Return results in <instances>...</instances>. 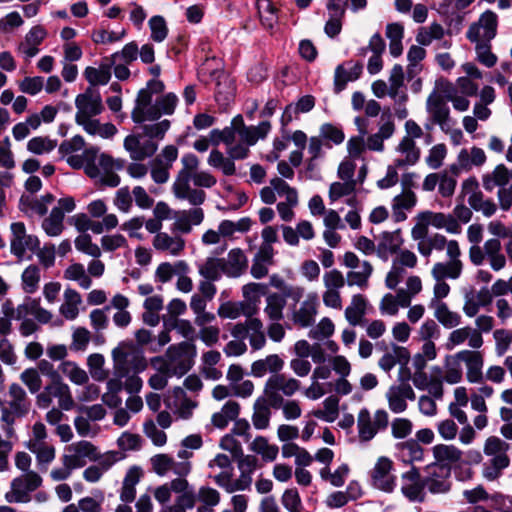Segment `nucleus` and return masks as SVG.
Segmentation results:
<instances>
[{
	"label": "nucleus",
	"mask_w": 512,
	"mask_h": 512,
	"mask_svg": "<svg viewBox=\"0 0 512 512\" xmlns=\"http://www.w3.org/2000/svg\"><path fill=\"white\" fill-rule=\"evenodd\" d=\"M271 130V124L263 121L256 126H246L242 115H236L223 129H213L209 133L210 144L217 146L220 142L226 145V153L235 158H247L250 146L264 139Z\"/></svg>",
	"instance_id": "1"
},
{
	"label": "nucleus",
	"mask_w": 512,
	"mask_h": 512,
	"mask_svg": "<svg viewBox=\"0 0 512 512\" xmlns=\"http://www.w3.org/2000/svg\"><path fill=\"white\" fill-rule=\"evenodd\" d=\"M100 459V451L97 446L87 440H79L65 446L61 455V465L50 471V478L59 482L70 478L72 472L83 468L87 462H95Z\"/></svg>",
	"instance_id": "2"
},
{
	"label": "nucleus",
	"mask_w": 512,
	"mask_h": 512,
	"mask_svg": "<svg viewBox=\"0 0 512 512\" xmlns=\"http://www.w3.org/2000/svg\"><path fill=\"white\" fill-rule=\"evenodd\" d=\"M182 168L176 175L172 184V193L176 199L186 200L192 206H200L206 200V193L190 185L191 176L198 170L199 159L192 153H187L181 158Z\"/></svg>",
	"instance_id": "3"
},
{
	"label": "nucleus",
	"mask_w": 512,
	"mask_h": 512,
	"mask_svg": "<svg viewBox=\"0 0 512 512\" xmlns=\"http://www.w3.org/2000/svg\"><path fill=\"white\" fill-rule=\"evenodd\" d=\"M10 400L7 405L1 406L0 428L7 438H15L14 424L16 419L24 417L30 410V402L26 391L17 383L8 388Z\"/></svg>",
	"instance_id": "4"
},
{
	"label": "nucleus",
	"mask_w": 512,
	"mask_h": 512,
	"mask_svg": "<svg viewBox=\"0 0 512 512\" xmlns=\"http://www.w3.org/2000/svg\"><path fill=\"white\" fill-rule=\"evenodd\" d=\"M114 369L120 377L146 370L148 361L140 349L129 342H121L112 350Z\"/></svg>",
	"instance_id": "5"
},
{
	"label": "nucleus",
	"mask_w": 512,
	"mask_h": 512,
	"mask_svg": "<svg viewBox=\"0 0 512 512\" xmlns=\"http://www.w3.org/2000/svg\"><path fill=\"white\" fill-rule=\"evenodd\" d=\"M43 484L41 475L36 471H28L13 478L9 489L5 493L8 503H28L32 499V493Z\"/></svg>",
	"instance_id": "6"
},
{
	"label": "nucleus",
	"mask_w": 512,
	"mask_h": 512,
	"mask_svg": "<svg viewBox=\"0 0 512 512\" xmlns=\"http://www.w3.org/2000/svg\"><path fill=\"white\" fill-rule=\"evenodd\" d=\"M301 389V382L283 373L271 375L265 382L263 393L269 404L281 403L283 396L292 397Z\"/></svg>",
	"instance_id": "7"
},
{
	"label": "nucleus",
	"mask_w": 512,
	"mask_h": 512,
	"mask_svg": "<svg viewBox=\"0 0 512 512\" xmlns=\"http://www.w3.org/2000/svg\"><path fill=\"white\" fill-rule=\"evenodd\" d=\"M464 266L433 264L431 268V276L435 280L433 286V297L429 306H437L438 303H444L442 300L450 293V285L445 279L456 280L462 275Z\"/></svg>",
	"instance_id": "8"
},
{
	"label": "nucleus",
	"mask_w": 512,
	"mask_h": 512,
	"mask_svg": "<svg viewBox=\"0 0 512 512\" xmlns=\"http://www.w3.org/2000/svg\"><path fill=\"white\" fill-rule=\"evenodd\" d=\"M10 251L19 260L30 259L29 253H34L40 246L36 235L27 233L23 222H13L10 225Z\"/></svg>",
	"instance_id": "9"
},
{
	"label": "nucleus",
	"mask_w": 512,
	"mask_h": 512,
	"mask_svg": "<svg viewBox=\"0 0 512 512\" xmlns=\"http://www.w3.org/2000/svg\"><path fill=\"white\" fill-rule=\"evenodd\" d=\"M230 334L234 338H247L254 351L263 349L267 343L263 322L252 316L246 318L244 322L233 324Z\"/></svg>",
	"instance_id": "10"
},
{
	"label": "nucleus",
	"mask_w": 512,
	"mask_h": 512,
	"mask_svg": "<svg viewBox=\"0 0 512 512\" xmlns=\"http://www.w3.org/2000/svg\"><path fill=\"white\" fill-rule=\"evenodd\" d=\"M195 355V345L187 341L170 345L165 352L177 377H182L192 368Z\"/></svg>",
	"instance_id": "11"
},
{
	"label": "nucleus",
	"mask_w": 512,
	"mask_h": 512,
	"mask_svg": "<svg viewBox=\"0 0 512 512\" xmlns=\"http://www.w3.org/2000/svg\"><path fill=\"white\" fill-rule=\"evenodd\" d=\"M387 425L388 413L385 410L379 409L372 416L367 408H362L357 415L358 438L362 442H368Z\"/></svg>",
	"instance_id": "12"
},
{
	"label": "nucleus",
	"mask_w": 512,
	"mask_h": 512,
	"mask_svg": "<svg viewBox=\"0 0 512 512\" xmlns=\"http://www.w3.org/2000/svg\"><path fill=\"white\" fill-rule=\"evenodd\" d=\"M75 107L76 124L94 118L104 110L100 93L91 87H88L83 93L76 96Z\"/></svg>",
	"instance_id": "13"
},
{
	"label": "nucleus",
	"mask_w": 512,
	"mask_h": 512,
	"mask_svg": "<svg viewBox=\"0 0 512 512\" xmlns=\"http://www.w3.org/2000/svg\"><path fill=\"white\" fill-rule=\"evenodd\" d=\"M370 477L374 488L385 493L393 492L397 481L393 461L386 456L379 457L370 472Z\"/></svg>",
	"instance_id": "14"
},
{
	"label": "nucleus",
	"mask_w": 512,
	"mask_h": 512,
	"mask_svg": "<svg viewBox=\"0 0 512 512\" xmlns=\"http://www.w3.org/2000/svg\"><path fill=\"white\" fill-rule=\"evenodd\" d=\"M208 468L214 472L210 475L213 482L227 493H233L234 467L230 457L218 453L208 462Z\"/></svg>",
	"instance_id": "15"
},
{
	"label": "nucleus",
	"mask_w": 512,
	"mask_h": 512,
	"mask_svg": "<svg viewBox=\"0 0 512 512\" xmlns=\"http://www.w3.org/2000/svg\"><path fill=\"white\" fill-rule=\"evenodd\" d=\"M403 381L411 379L414 386L419 390H427L430 395L436 399L443 397V381L441 377V368L434 366L432 368V375L429 377L425 370L414 371L413 374L407 372L405 377H401Z\"/></svg>",
	"instance_id": "16"
},
{
	"label": "nucleus",
	"mask_w": 512,
	"mask_h": 512,
	"mask_svg": "<svg viewBox=\"0 0 512 512\" xmlns=\"http://www.w3.org/2000/svg\"><path fill=\"white\" fill-rule=\"evenodd\" d=\"M141 133H131L124 138L123 147L133 161L151 158L158 150V142L145 139Z\"/></svg>",
	"instance_id": "17"
},
{
	"label": "nucleus",
	"mask_w": 512,
	"mask_h": 512,
	"mask_svg": "<svg viewBox=\"0 0 512 512\" xmlns=\"http://www.w3.org/2000/svg\"><path fill=\"white\" fill-rule=\"evenodd\" d=\"M453 360L463 362L466 367V379L469 383L480 384L483 382L484 356L478 349H463L453 356Z\"/></svg>",
	"instance_id": "18"
},
{
	"label": "nucleus",
	"mask_w": 512,
	"mask_h": 512,
	"mask_svg": "<svg viewBox=\"0 0 512 512\" xmlns=\"http://www.w3.org/2000/svg\"><path fill=\"white\" fill-rule=\"evenodd\" d=\"M450 468L442 464H432L426 469V476L423 477L425 489L432 494H444L451 488Z\"/></svg>",
	"instance_id": "19"
},
{
	"label": "nucleus",
	"mask_w": 512,
	"mask_h": 512,
	"mask_svg": "<svg viewBox=\"0 0 512 512\" xmlns=\"http://www.w3.org/2000/svg\"><path fill=\"white\" fill-rule=\"evenodd\" d=\"M498 17L493 11H485L476 23L467 31V38L471 42L491 41L497 32Z\"/></svg>",
	"instance_id": "20"
},
{
	"label": "nucleus",
	"mask_w": 512,
	"mask_h": 512,
	"mask_svg": "<svg viewBox=\"0 0 512 512\" xmlns=\"http://www.w3.org/2000/svg\"><path fill=\"white\" fill-rule=\"evenodd\" d=\"M169 394H172L175 400L171 401L170 396H165L164 404L166 408L173 410V414L179 419H190L198 406V402L189 398L181 387H174L169 391Z\"/></svg>",
	"instance_id": "21"
},
{
	"label": "nucleus",
	"mask_w": 512,
	"mask_h": 512,
	"mask_svg": "<svg viewBox=\"0 0 512 512\" xmlns=\"http://www.w3.org/2000/svg\"><path fill=\"white\" fill-rule=\"evenodd\" d=\"M401 493L411 502H423L425 500V483L419 470L415 467L402 474Z\"/></svg>",
	"instance_id": "22"
},
{
	"label": "nucleus",
	"mask_w": 512,
	"mask_h": 512,
	"mask_svg": "<svg viewBox=\"0 0 512 512\" xmlns=\"http://www.w3.org/2000/svg\"><path fill=\"white\" fill-rule=\"evenodd\" d=\"M465 342L471 348L470 350H474L483 346L484 339L471 326L456 327L448 334L445 347L447 350H453Z\"/></svg>",
	"instance_id": "23"
},
{
	"label": "nucleus",
	"mask_w": 512,
	"mask_h": 512,
	"mask_svg": "<svg viewBox=\"0 0 512 512\" xmlns=\"http://www.w3.org/2000/svg\"><path fill=\"white\" fill-rule=\"evenodd\" d=\"M431 244L433 251H446L448 261L436 262L435 264L441 265H453V266H464L461 259L462 252L460 245L457 240L447 239L446 236L440 233H434L430 235Z\"/></svg>",
	"instance_id": "24"
},
{
	"label": "nucleus",
	"mask_w": 512,
	"mask_h": 512,
	"mask_svg": "<svg viewBox=\"0 0 512 512\" xmlns=\"http://www.w3.org/2000/svg\"><path fill=\"white\" fill-rule=\"evenodd\" d=\"M152 246L160 253L178 257L184 252L186 241L181 235L162 232L153 236Z\"/></svg>",
	"instance_id": "25"
},
{
	"label": "nucleus",
	"mask_w": 512,
	"mask_h": 512,
	"mask_svg": "<svg viewBox=\"0 0 512 512\" xmlns=\"http://www.w3.org/2000/svg\"><path fill=\"white\" fill-rule=\"evenodd\" d=\"M415 398V392L408 383L392 385L386 392L388 407L396 414L403 413L407 409V399L413 401Z\"/></svg>",
	"instance_id": "26"
},
{
	"label": "nucleus",
	"mask_w": 512,
	"mask_h": 512,
	"mask_svg": "<svg viewBox=\"0 0 512 512\" xmlns=\"http://www.w3.org/2000/svg\"><path fill=\"white\" fill-rule=\"evenodd\" d=\"M237 461V467L240 475L237 479L233 478V493L236 491L249 490L252 484V475L258 468V459L256 456L247 454L242 455Z\"/></svg>",
	"instance_id": "27"
},
{
	"label": "nucleus",
	"mask_w": 512,
	"mask_h": 512,
	"mask_svg": "<svg viewBox=\"0 0 512 512\" xmlns=\"http://www.w3.org/2000/svg\"><path fill=\"white\" fill-rule=\"evenodd\" d=\"M355 191L356 181H336L331 183L328 190L330 204H334L340 199L345 198V203L349 207L356 208L360 206V200Z\"/></svg>",
	"instance_id": "28"
},
{
	"label": "nucleus",
	"mask_w": 512,
	"mask_h": 512,
	"mask_svg": "<svg viewBox=\"0 0 512 512\" xmlns=\"http://www.w3.org/2000/svg\"><path fill=\"white\" fill-rule=\"evenodd\" d=\"M421 151L415 141L409 139H400L395 147V158L393 163L395 167L406 168L414 166L420 160Z\"/></svg>",
	"instance_id": "29"
},
{
	"label": "nucleus",
	"mask_w": 512,
	"mask_h": 512,
	"mask_svg": "<svg viewBox=\"0 0 512 512\" xmlns=\"http://www.w3.org/2000/svg\"><path fill=\"white\" fill-rule=\"evenodd\" d=\"M131 118L135 123L158 119V113L154 109V105H152V93L149 89L145 88L139 91Z\"/></svg>",
	"instance_id": "30"
},
{
	"label": "nucleus",
	"mask_w": 512,
	"mask_h": 512,
	"mask_svg": "<svg viewBox=\"0 0 512 512\" xmlns=\"http://www.w3.org/2000/svg\"><path fill=\"white\" fill-rule=\"evenodd\" d=\"M418 202L417 195L410 188H404L401 193L394 196L391 203L392 217L396 223L407 219L410 212Z\"/></svg>",
	"instance_id": "31"
},
{
	"label": "nucleus",
	"mask_w": 512,
	"mask_h": 512,
	"mask_svg": "<svg viewBox=\"0 0 512 512\" xmlns=\"http://www.w3.org/2000/svg\"><path fill=\"white\" fill-rule=\"evenodd\" d=\"M426 110L432 122L439 125L442 130L449 126L450 110L438 93H430L426 101Z\"/></svg>",
	"instance_id": "32"
},
{
	"label": "nucleus",
	"mask_w": 512,
	"mask_h": 512,
	"mask_svg": "<svg viewBox=\"0 0 512 512\" xmlns=\"http://www.w3.org/2000/svg\"><path fill=\"white\" fill-rule=\"evenodd\" d=\"M363 70V65L360 62L348 61L338 65L334 73V90L340 93L345 89L348 82L357 80Z\"/></svg>",
	"instance_id": "33"
},
{
	"label": "nucleus",
	"mask_w": 512,
	"mask_h": 512,
	"mask_svg": "<svg viewBox=\"0 0 512 512\" xmlns=\"http://www.w3.org/2000/svg\"><path fill=\"white\" fill-rule=\"evenodd\" d=\"M97 166L101 170V184L109 187H117L120 184V177L115 173L116 169L121 168V163L112 156L102 153L97 154Z\"/></svg>",
	"instance_id": "34"
},
{
	"label": "nucleus",
	"mask_w": 512,
	"mask_h": 512,
	"mask_svg": "<svg viewBox=\"0 0 512 512\" xmlns=\"http://www.w3.org/2000/svg\"><path fill=\"white\" fill-rule=\"evenodd\" d=\"M512 183V169L503 165H497L493 171L486 173L482 176V184L486 191L491 192L494 188L499 189L507 188L508 184Z\"/></svg>",
	"instance_id": "35"
},
{
	"label": "nucleus",
	"mask_w": 512,
	"mask_h": 512,
	"mask_svg": "<svg viewBox=\"0 0 512 512\" xmlns=\"http://www.w3.org/2000/svg\"><path fill=\"white\" fill-rule=\"evenodd\" d=\"M47 36V31L41 25L33 26L25 35L24 40L19 44L18 50L27 58H32L39 53L38 46Z\"/></svg>",
	"instance_id": "36"
},
{
	"label": "nucleus",
	"mask_w": 512,
	"mask_h": 512,
	"mask_svg": "<svg viewBox=\"0 0 512 512\" xmlns=\"http://www.w3.org/2000/svg\"><path fill=\"white\" fill-rule=\"evenodd\" d=\"M248 267V260L245 253L240 248H234L229 251L224 258V274L230 278L240 277L245 273Z\"/></svg>",
	"instance_id": "37"
},
{
	"label": "nucleus",
	"mask_w": 512,
	"mask_h": 512,
	"mask_svg": "<svg viewBox=\"0 0 512 512\" xmlns=\"http://www.w3.org/2000/svg\"><path fill=\"white\" fill-rule=\"evenodd\" d=\"M284 367V360L278 354H269L251 364V375L257 378L264 377L270 373L276 375Z\"/></svg>",
	"instance_id": "38"
},
{
	"label": "nucleus",
	"mask_w": 512,
	"mask_h": 512,
	"mask_svg": "<svg viewBox=\"0 0 512 512\" xmlns=\"http://www.w3.org/2000/svg\"><path fill=\"white\" fill-rule=\"evenodd\" d=\"M172 488L173 492L178 495L175 502L185 510L196 507L197 492H195L186 478L173 479Z\"/></svg>",
	"instance_id": "39"
},
{
	"label": "nucleus",
	"mask_w": 512,
	"mask_h": 512,
	"mask_svg": "<svg viewBox=\"0 0 512 512\" xmlns=\"http://www.w3.org/2000/svg\"><path fill=\"white\" fill-rule=\"evenodd\" d=\"M81 304V294L73 288H66L63 293L62 304L59 307V313L66 320L73 321L80 313Z\"/></svg>",
	"instance_id": "40"
},
{
	"label": "nucleus",
	"mask_w": 512,
	"mask_h": 512,
	"mask_svg": "<svg viewBox=\"0 0 512 512\" xmlns=\"http://www.w3.org/2000/svg\"><path fill=\"white\" fill-rule=\"evenodd\" d=\"M54 201V196L47 193L40 198L22 195L19 201V207L22 212L32 215L43 216L48 210V206Z\"/></svg>",
	"instance_id": "41"
},
{
	"label": "nucleus",
	"mask_w": 512,
	"mask_h": 512,
	"mask_svg": "<svg viewBox=\"0 0 512 512\" xmlns=\"http://www.w3.org/2000/svg\"><path fill=\"white\" fill-rule=\"evenodd\" d=\"M318 298L316 294H309L301 303L298 310L293 315L295 323L302 327H308L315 321L317 315Z\"/></svg>",
	"instance_id": "42"
},
{
	"label": "nucleus",
	"mask_w": 512,
	"mask_h": 512,
	"mask_svg": "<svg viewBox=\"0 0 512 512\" xmlns=\"http://www.w3.org/2000/svg\"><path fill=\"white\" fill-rule=\"evenodd\" d=\"M83 131L93 137L101 139H112L117 133V127L110 122L101 123L96 117L85 120L77 124Z\"/></svg>",
	"instance_id": "43"
},
{
	"label": "nucleus",
	"mask_w": 512,
	"mask_h": 512,
	"mask_svg": "<svg viewBox=\"0 0 512 512\" xmlns=\"http://www.w3.org/2000/svg\"><path fill=\"white\" fill-rule=\"evenodd\" d=\"M256 311V307H252V305L247 304L246 302L226 301L219 305L217 314L220 318L234 320L240 316H245L248 318L249 316L255 314Z\"/></svg>",
	"instance_id": "44"
},
{
	"label": "nucleus",
	"mask_w": 512,
	"mask_h": 512,
	"mask_svg": "<svg viewBox=\"0 0 512 512\" xmlns=\"http://www.w3.org/2000/svg\"><path fill=\"white\" fill-rule=\"evenodd\" d=\"M26 447L35 455L37 467L40 471H47L49 465L55 460L56 448L46 443H27Z\"/></svg>",
	"instance_id": "45"
},
{
	"label": "nucleus",
	"mask_w": 512,
	"mask_h": 512,
	"mask_svg": "<svg viewBox=\"0 0 512 512\" xmlns=\"http://www.w3.org/2000/svg\"><path fill=\"white\" fill-rule=\"evenodd\" d=\"M46 390L51 392L52 396L58 398V405L61 409L68 411L73 408L74 400L70 387L63 382L61 376L52 380L46 386Z\"/></svg>",
	"instance_id": "46"
},
{
	"label": "nucleus",
	"mask_w": 512,
	"mask_h": 512,
	"mask_svg": "<svg viewBox=\"0 0 512 512\" xmlns=\"http://www.w3.org/2000/svg\"><path fill=\"white\" fill-rule=\"evenodd\" d=\"M388 82L390 97L395 101V103H406L408 95L404 90H402L404 86V71L401 65L396 64L393 66L390 71Z\"/></svg>",
	"instance_id": "47"
},
{
	"label": "nucleus",
	"mask_w": 512,
	"mask_h": 512,
	"mask_svg": "<svg viewBox=\"0 0 512 512\" xmlns=\"http://www.w3.org/2000/svg\"><path fill=\"white\" fill-rule=\"evenodd\" d=\"M220 500L221 495L218 490L209 486H201L197 491L196 512H215V507L218 506Z\"/></svg>",
	"instance_id": "48"
},
{
	"label": "nucleus",
	"mask_w": 512,
	"mask_h": 512,
	"mask_svg": "<svg viewBox=\"0 0 512 512\" xmlns=\"http://www.w3.org/2000/svg\"><path fill=\"white\" fill-rule=\"evenodd\" d=\"M410 360V352L406 347L393 345L378 362L379 367L385 372L392 370L396 364H407Z\"/></svg>",
	"instance_id": "49"
},
{
	"label": "nucleus",
	"mask_w": 512,
	"mask_h": 512,
	"mask_svg": "<svg viewBox=\"0 0 512 512\" xmlns=\"http://www.w3.org/2000/svg\"><path fill=\"white\" fill-rule=\"evenodd\" d=\"M314 106L315 98L311 95L302 96L296 103L287 105L281 117L282 127H286L300 113L311 111Z\"/></svg>",
	"instance_id": "50"
},
{
	"label": "nucleus",
	"mask_w": 512,
	"mask_h": 512,
	"mask_svg": "<svg viewBox=\"0 0 512 512\" xmlns=\"http://www.w3.org/2000/svg\"><path fill=\"white\" fill-rule=\"evenodd\" d=\"M244 158H235L230 153L227 156L220 150L213 149L207 159L209 166L219 169L225 176H232L236 173L235 160H243Z\"/></svg>",
	"instance_id": "51"
},
{
	"label": "nucleus",
	"mask_w": 512,
	"mask_h": 512,
	"mask_svg": "<svg viewBox=\"0 0 512 512\" xmlns=\"http://www.w3.org/2000/svg\"><path fill=\"white\" fill-rule=\"evenodd\" d=\"M143 471L138 466H132L128 469L122 483L120 499L123 502H132L136 496V485L140 482Z\"/></svg>",
	"instance_id": "52"
},
{
	"label": "nucleus",
	"mask_w": 512,
	"mask_h": 512,
	"mask_svg": "<svg viewBox=\"0 0 512 512\" xmlns=\"http://www.w3.org/2000/svg\"><path fill=\"white\" fill-rule=\"evenodd\" d=\"M240 413V404L234 400L227 401L219 412L212 415L211 422L213 426L223 429L231 421H235Z\"/></svg>",
	"instance_id": "53"
},
{
	"label": "nucleus",
	"mask_w": 512,
	"mask_h": 512,
	"mask_svg": "<svg viewBox=\"0 0 512 512\" xmlns=\"http://www.w3.org/2000/svg\"><path fill=\"white\" fill-rule=\"evenodd\" d=\"M486 159L484 150L476 146L461 149L457 156L458 166L465 171H469L473 166H482Z\"/></svg>",
	"instance_id": "54"
},
{
	"label": "nucleus",
	"mask_w": 512,
	"mask_h": 512,
	"mask_svg": "<svg viewBox=\"0 0 512 512\" xmlns=\"http://www.w3.org/2000/svg\"><path fill=\"white\" fill-rule=\"evenodd\" d=\"M367 300L361 294L353 295L350 304L345 309V318L352 326L362 323V319L366 313Z\"/></svg>",
	"instance_id": "55"
},
{
	"label": "nucleus",
	"mask_w": 512,
	"mask_h": 512,
	"mask_svg": "<svg viewBox=\"0 0 512 512\" xmlns=\"http://www.w3.org/2000/svg\"><path fill=\"white\" fill-rule=\"evenodd\" d=\"M271 406L267 398H258L253 404L252 424L257 430L267 429L270 425Z\"/></svg>",
	"instance_id": "56"
},
{
	"label": "nucleus",
	"mask_w": 512,
	"mask_h": 512,
	"mask_svg": "<svg viewBox=\"0 0 512 512\" xmlns=\"http://www.w3.org/2000/svg\"><path fill=\"white\" fill-rule=\"evenodd\" d=\"M189 271L188 264L183 261H177L175 263L162 262L155 270V279L160 283L169 282L175 274H186Z\"/></svg>",
	"instance_id": "57"
},
{
	"label": "nucleus",
	"mask_w": 512,
	"mask_h": 512,
	"mask_svg": "<svg viewBox=\"0 0 512 512\" xmlns=\"http://www.w3.org/2000/svg\"><path fill=\"white\" fill-rule=\"evenodd\" d=\"M434 311V317L444 328L453 329L462 322V316L449 308L447 303H438L431 307Z\"/></svg>",
	"instance_id": "58"
},
{
	"label": "nucleus",
	"mask_w": 512,
	"mask_h": 512,
	"mask_svg": "<svg viewBox=\"0 0 512 512\" xmlns=\"http://www.w3.org/2000/svg\"><path fill=\"white\" fill-rule=\"evenodd\" d=\"M249 449L253 453L260 455L265 462H273L279 453L278 446L269 443L268 439L264 436L255 437L249 444Z\"/></svg>",
	"instance_id": "59"
},
{
	"label": "nucleus",
	"mask_w": 512,
	"mask_h": 512,
	"mask_svg": "<svg viewBox=\"0 0 512 512\" xmlns=\"http://www.w3.org/2000/svg\"><path fill=\"white\" fill-rule=\"evenodd\" d=\"M224 258L208 257L198 265L199 274L206 280L217 281L224 274Z\"/></svg>",
	"instance_id": "60"
},
{
	"label": "nucleus",
	"mask_w": 512,
	"mask_h": 512,
	"mask_svg": "<svg viewBox=\"0 0 512 512\" xmlns=\"http://www.w3.org/2000/svg\"><path fill=\"white\" fill-rule=\"evenodd\" d=\"M386 37L389 40V52L393 57H399L403 52L402 40L404 27L400 23H391L386 26Z\"/></svg>",
	"instance_id": "61"
},
{
	"label": "nucleus",
	"mask_w": 512,
	"mask_h": 512,
	"mask_svg": "<svg viewBox=\"0 0 512 512\" xmlns=\"http://www.w3.org/2000/svg\"><path fill=\"white\" fill-rule=\"evenodd\" d=\"M403 303L404 297L398 291L396 294L387 293L382 297L379 303V310L383 315L396 316L400 308H407L410 306L409 302H407V304Z\"/></svg>",
	"instance_id": "62"
},
{
	"label": "nucleus",
	"mask_w": 512,
	"mask_h": 512,
	"mask_svg": "<svg viewBox=\"0 0 512 512\" xmlns=\"http://www.w3.org/2000/svg\"><path fill=\"white\" fill-rule=\"evenodd\" d=\"M59 372L66 376L72 383L76 385H84L88 382L89 377L84 369H82L74 361H62L58 367Z\"/></svg>",
	"instance_id": "63"
},
{
	"label": "nucleus",
	"mask_w": 512,
	"mask_h": 512,
	"mask_svg": "<svg viewBox=\"0 0 512 512\" xmlns=\"http://www.w3.org/2000/svg\"><path fill=\"white\" fill-rule=\"evenodd\" d=\"M432 451L437 462L446 464L459 462L463 455L462 451L454 445L438 444Z\"/></svg>",
	"instance_id": "64"
}]
</instances>
